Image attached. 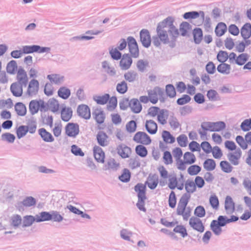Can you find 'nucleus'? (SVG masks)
I'll return each mask as SVG.
<instances>
[{"label": "nucleus", "instance_id": "obj_40", "mask_svg": "<svg viewBox=\"0 0 251 251\" xmlns=\"http://www.w3.org/2000/svg\"><path fill=\"white\" fill-rule=\"evenodd\" d=\"M125 79L129 82L135 81L138 77V74L134 71H129L124 74Z\"/></svg>", "mask_w": 251, "mask_h": 251}, {"label": "nucleus", "instance_id": "obj_39", "mask_svg": "<svg viewBox=\"0 0 251 251\" xmlns=\"http://www.w3.org/2000/svg\"><path fill=\"white\" fill-rule=\"evenodd\" d=\"M102 67L105 69V71L109 75L114 76L116 74V71L114 67L109 66V63L107 61H104L102 62Z\"/></svg>", "mask_w": 251, "mask_h": 251}, {"label": "nucleus", "instance_id": "obj_61", "mask_svg": "<svg viewBox=\"0 0 251 251\" xmlns=\"http://www.w3.org/2000/svg\"><path fill=\"white\" fill-rule=\"evenodd\" d=\"M228 58V53L226 51L220 50L217 54V59L221 63H225Z\"/></svg>", "mask_w": 251, "mask_h": 251}, {"label": "nucleus", "instance_id": "obj_16", "mask_svg": "<svg viewBox=\"0 0 251 251\" xmlns=\"http://www.w3.org/2000/svg\"><path fill=\"white\" fill-rule=\"evenodd\" d=\"M134 190L137 193L138 198L140 199V201L143 198H147L146 196V186L141 183H137L134 186Z\"/></svg>", "mask_w": 251, "mask_h": 251}, {"label": "nucleus", "instance_id": "obj_7", "mask_svg": "<svg viewBox=\"0 0 251 251\" xmlns=\"http://www.w3.org/2000/svg\"><path fill=\"white\" fill-rule=\"evenodd\" d=\"M78 116L85 120H89L91 118V111L89 107L84 104L79 105L77 108Z\"/></svg>", "mask_w": 251, "mask_h": 251}, {"label": "nucleus", "instance_id": "obj_63", "mask_svg": "<svg viewBox=\"0 0 251 251\" xmlns=\"http://www.w3.org/2000/svg\"><path fill=\"white\" fill-rule=\"evenodd\" d=\"M191 100V98L189 95L184 94L176 100V103L179 105H183L189 103Z\"/></svg>", "mask_w": 251, "mask_h": 251}, {"label": "nucleus", "instance_id": "obj_53", "mask_svg": "<svg viewBox=\"0 0 251 251\" xmlns=\"http://www.w3.org/2000/svg\"><path fill=\"white\" fill-rule=\"evenodd\" d=\"M206 96L208 99L211 101H216L220 100L217 92L213 89L208 90L207 92Z\"/></svg>", "mask_w": 251, "mask_h": 251}, {"label": "nucleus", "instance_id": "obj_17", "mask_svg": "<svg viewBox=\"0 0 251 251\" xmlns=\"http://www.w3.org/2000/svg\"><path fill=\"white\" fill-rule=\"evenodd\" d=\"M148 179L149 181H146L145 185H147L149 188L151 190L155 189L158 184V176L155 174L151 176L150 175Z\"/></svg>", "mask_w": 251, "mask_h": 251}, {"label": "nucleus", "instance_id": "obj_13", "mask_svg": "<svg viewBox=\"0 0 251 251\" xmlns=\"http://www.w3.org/2000/svg\"><path fill=\"white\" fill-rule=\"evenodd\" d=\"M117 151L118 154L123 158H128L131 152V148L123 144H121L117 147Z\"/></svg>", "mask_w": 251, "mask_h": 251}, {"label": "nucleus", "instance_id": "obj_6", "mask_svg": "<svg viewBox=\"0 0 251 251\" xmlns=\"http://www.w3.org/2000/svg\"><path fill=\"white\" fill-rule=\"evenodd\" d=\"M140 40L142 46L148 48L151 45V37L149 31L146 29H142L140 31Z\"/></svg>", "mask_w": 251, "mask_h": 251}, {"label": "nucleus", "instance_id": "obj_60", "mask_svg": "<svg viewBox=\"0 0 251 251\" xmlns=\"http://www.w3.org/2000/svg\"><path fill=\"white\" fill-rule=\"evenodd\" d=\"M1 137L2 141H7L9 143H13L16 139L14 134L9 132L3 133Z\"/></svg>", "mask_w": 251, "mask_h": 251}, {"label": "nucleus", "instance_id": "obj_22", "mask_svg": "<svg viewBox=\"0 0 251 251\" xmlns=\"http://www.w3.org/2000/svg\"><path fill=\"white\" fill-rule=\"evenodd\" d=\"M73 116V110L71 107H64L61 109V118L64 122H68Z\"/></svg>", "mask_w": 251, "mask_h": 251}, {"label": "nucleus", "instance_id": "obj_20", "mask_svg": "<svg viewBox=\"0 0 251 251\" xmlns=\"http://www.w3.org/2000/svg\"><path fill=\"white\" fill-rule=\"evenodd\" d=\"M38 133L42 140L46 142H52L54 139L52 134L47 131L44 128H41L38 130Z\"/></svg>", "mask_w": 251, "mask_h": 251}, {"label": "nucleus", "instance_id": "obj_49", "mask_svg": "<svg viewBox=\"0 0 251 251\" xmlns=\"http://www.w3.org/2000/svg\"><path fill=\"white\" fill-rule=\"evenodd\" d=\"M17 64L15 60H12L9 62L6 66L7 72L9 74H14L17 70Z\"/></svg>", "mask_w": 251, "mask_h": 251}, {"label": "nucleus", "instance_id": "obj_50", "mask_svg": "<svg viewBox=\"0 0 251 251\" xmlns=\"http://www.w3.org/2000/svg\"><path fill=\"white\" fill-rule=\"evenodd\" d=\"M36 222V216L34 217L31 215H27L24 217L23 226L27 227L31 226L34 222Z\"/></svg>", "mask_w": 251, "mask_h": 251}, {"label": "nucleus", "instance_id": "obj_24", "mask_svg": "<svg viewBox=\"0 0 251 251\" xmlns=\"http://www.w3.org/2000/svg\"><path fill=\"white\" fill-rule=\"evenodd\" d=\"M241 34L244 40L249 38L251 36V24L247 23L243 25L241 29Z\"/></svg>", "mask_w": 251, "mask_h": 251}, {"label": "nucleus", "instance_id": "obj_62", "mask_svg": "<svg viewBox=\"0 0 251 251\" xmlns=\"http://www.w3.org/2000/svg\"><path fill=\"white\" fill-rule=\"evenodd\" d=\"M126 127L128 132H134L137 128V123L134 120H131L126 124Z\"/></svg>", "mask_w": 251, "mask_h": 251}, {"label": "nucleus", "instance_id": "obj_43", "mask_svg": "<svg viewBox=\"0 0 251 251\" xmlns=\"http://www.w3.org/2000/svg\"><path fill=\"white\" fill-rule=\"evenodd\" d=\"M211 229L216 235L220 234L222 232V226H220L219 223L216 220H213L210 224Z\"/></svg>", "mask_w": 251, "mask_h": 251}, {"label": "nucleus", "instance_id": "obj_23", "mask_svg": "<svg viewBox=\"0 0 251 251\" xmlns=\"http://www.w3.org/2000/svg\"><path fill=\"white\" fill-rule=\"evenodd\" d=\"M194 42L196 44H200L203 39V32L199 27H196L193 30Z\"/></svg>", "mask_w": 251, "mask_h": 251}, {"label": "nucleus", "instance_id": "obj_59", "mask_svg": "<svg viewBox=\"0 0 251 251\" xmlns=\"http://www.w3.org/2000/svg\"><path fill=\"white\" fill-rule=\"evenodd\" d=\"M51 214V220L53 222L59 223L61 222L63 219V217L61 215L59 212L57 211L52 210L50 211Z\"/></svg>", "mask_w": 251, "mask_h": 251}, {"label": "nucleus", "instance_id": "obj_42", "mask_svg": "<svg viewBox=\"0 0 251 251\" xmlns=\"http://www.w3.org/2000/svg\"><path fill=\"white\" fill-rule=\"evenodd\" d=\"M28 131V126L22 125L16 129V134L18 139L25 136Z\"/></svg>", "mask_w": 251, "mask_h": 251}, {"label": "nucleus", "instance_id": "obj_14", "mask_svg": "<svg viewBox=\"0 0 251 251\" xmlns=\"http://www.w3.org/2000/svg\"><path fill=\"white\" fill-rule=\"evenodd\" d=\"M93 152L95 159L98 162L104 163L105 158V153L102 149L98 146H95L93 148Z\"/></svg>", "mask_w": 251, "mask_h": 251}, {"label": "nucleus", "instance_id": "obj_15", "mask_svg": "<svg viewBox=\"0 0 251 251\" xmlns=\"http://www.w3.org/2000/svg\"><path fill=\"white\" fill-rule=\"evenodd\" d=\"M92 115L97 124L101 125L103 123L105 116L104 112L101 109H96L92 112Z\"/></svg>", "mask_w": 251, "mask_h": 251}, {"label": "nucleus", "instance_id": "obj_10", "mask_svg": "<svg viewBox=\"0 0 251 251\" xmlns=\"http://www.w3.org/2000/svg\"><path fill=\"white\" fill-rule=\"evenodd\" d=\"M189 225L194 229L201 233L204 230V226L201 220L197 217H191L189 220Z\"/></svg>", "mask_w": 251, "mask_h": 251}, {"label": "nucleus", "instance_id": "obj_51", "mask_svg": "<svg viewBox=\"0 0 251 251\" xmlns=\"http://www.w3.org/2000/svg\"><path fill=\"white\" fill-rule=\"evenodd\" d=\"M165 92L168 97L173 98L176 96V91L174 86L172 84H169L166 85Z\"/></svg>", "mask_w": 251, "mask_h": 251}, {"label": "nucleus", "instance_id": "obj_37", "mask_svg": "<svg viewBox=\"0 0 251 251\" xmlns=\"http://www.w3.org/2000/svg\"><path fill=\"white\" fill-rule=\"evenodd\" d=\"M131 177V173L128 169L125 168L123 170L122 174L119 176V179L123 182H128Z\"/></svg>", "mask_w": 251, "mask_h": 251}, {"label": "nucleus", "instance_id": "obj_26", "mask_svg": "<svg viewBox=\"0 0 251 251\" xmlns=\"http://www.w3.org/2000/svg\"><path fill=\"white\" fill-rule=\"evenodd\" d=\"M169 110L167 109H161L157 115V121L162 125L167 123V119L169 116Z\"/></svg>", "mask_w": 251, "mask_h": 251}, {"label": "nucleus", "instance_id": "obj_64", "mask_svg": "<svg viewBox=\"0 0 251 251\" xmlns=\"http://www.w3.org/2000/svg\"><path fill=\"white\" fill-rule=\"evenodd\" d=\"M240 127L243 131H248L251 129V119H246L243 121Z\"/></svg>", "mask_w": 251, "mask_h": 251}, {"label": "nucleus", "instance_id": "obj_2", "mask_svg": "<svg viewBox=\"0 0 251 251\" xmlns=\"http://www.w3.org/2000/svg\"><path fill=\"white\" fill-rule=\"evenodd\" d=\"M156 32L160 41L164 44H167L170 42L167 31L166 29V25H164L163 21L157 24Z\"/></svg>", "mask_w": 251, "mask_h": 251}, {"label": "nucleus", "instance_id": "obj_28", "mask_svg": "<svg viewBox=\"0 0 251 251\" xmlns=\"http://www.w3.org/2000/svg\"><path fill=\"white\" fill-rule=\"evenodd\" d=\"M36 216L37 223L49 221L51 220L50 211L49 212L42 211L39 213L38 214L36 215Z\"/></svg>", "mask_w": 251, "mask_h": 251}, {"label": "nucleus", "instance_id": "obj_31", "mask_svg": "<svg viewBox=\"0 0 251 251\" xmlns=\"http://www.w3.org/2000/svg\"><path fill=\"white\" fill-rule=\"evenodd\" d=\"M58 96L63 100L68 99L70 96L71 93V90L65 87H61L57 91Z\"/></svg>", "mask_w": 251, "mask_h": 251}, {"label": "nucleus", "instance_id": "obj_57", "mask_svg": "<svg viewBox=\"0 0 251 251\" xmlns=\"http://www.w3.org/2000/svg\"><path fill=\"white\" fill-rule=\"evenodd\" d=\"M22 51L24 54L36 52V45L24 46L22 47Z\"/></svg>", "mask_w": 251, "mask_h": 251}, {"label": "nucleus", "instance_id": "obj_52", "mask_svg": "<svg viewBox=\"0 0 251 251\" xmlns=\"http://www.w3.org/2000/svg\"><path fill=\"white\" fill-rule=\"evenodd\" d=\"M184 159L186 164H192L195 162L196 157L195 155L190 152H186L184 154Z\"/></svg>", "mask_w": 251, "mask_h": 251}, {"label": "nucleus", "instance_id": "obj_32", "mask_svg": "<svg viewBox=\"0 0 251 251\" xmlns=\"http://www.w3.org/2000/svg\"><path fill=\"white\" fill-rule=\"evenodd\" d=\"M29 110L32 115L38 113L39 110V100H32L29 103Z\"/></svg>", "mask_w": 251, "mask_h": 251}, {"label": "nucleus", "instance_id": "obj_35", "mask_svg": "<svg viewBox=\"0 0 251 251\" xmlns=\"http://www.w3.org/2000/svg\"><path fill=\"white\" fill-rule=\"evenodd\" d=\"M162 137L166 143L173 144L175 142V138L167 130H163L162 133Z\"/></svg>", "mask_w": 251, "mask_h": 251}, {"label": "nucleus", "instance_id": "obj_3", "mask_svg": "<svg viewBox=\"0 0 251 251\" xmlns=\"http://www.w3.org/2000/svg\"><path fill=\"white\" fill-rule=\"evenodd\" d=\"M127 45L131 55L134 58H137L139 55L138 44L135 38L132 36L127 38Z\"/></svg>", "mask_w": 251, "mask_h": 251}, {"label": "nucleus", "instance_id": "obj_30", "mask_svg": "<svg viewBox=\"0 0 251 251\" xmlns=\"http://www.w3.org/2000/svg\"><path fill=\"white\" fill-rule=\"evenodd\" d=\"M15 110L20 116H24L26 113V107L25 104L21 102H18L15 105Z\"/></svg>", "mask_w": 251, "mask_h": 251}, {"label": "nucleus", "instance_id": "obj_33", "mask_svg": "<svg viewBox=\"0 0 251 251\" xmlns=\"http://www.w3.org/2000/svg\"><path fill=\"white\" fill-rule=\"evenodd\" d=\"M93 99L99 104L104 105L106 104L110 99V95L108 94H105L102 96H95Z\"/></svg>", "mask_w": 251, "mask_h": 251}, {"label": "nucleus", "instance_id": "obj_19", "mask_svg": "<svg viewBox=\"0 0 251 251\" xmlns=\"http://www.w3.org/2000/svg\"><path fill=\"white\" fill-rule=\"evenodd\" d=\"M145 126L148 132L151 134H155L157 131V125L153 120H147Z\"/></svg>", "mask_w": 251, "mask_h": 251}, {"label": "nucleus", "instance_id": "obj_56", "mask_svg": "<svg viewBox=\"0 0 251 251\" xmlns=\"http://www.w3.org/2000/svg\"><path fill=\"white\" fill-rule=\"evenodd\" d=\"M109 54L112 59L118 60L122 58V53L117 48H111L109 50Z\"/></svg>", "mask_w": 251, "mask_h": 251}, {"label": "nucleus", "instance_id": "obj_48", "mask_svg": "<svg viewBox=\"0 0 251 251\" xmlns=\"http://www.w3.org/2000/svg\"><path fill=\"white\" fill-rule=\"evenodd\" d=\"M249 55L247 53H243L239 54L235 60V63L239 66L243 65L248 60Z\"/></svg>", "mask_w": 251, "mask_h": 251}, {"label": "nucleus", "instance_id": "obj_9", "mask_svg": "<svg viewBox=\"0 0 251 251\" xmlns=\"http://www.w3.org/2000/svg\"><path fill=\"white\" fill-rule=\"evenodd\" d=\"M214 122H203L201 124V126L203 131L201 129L198 130V132L201 135V138L203 139L207 135L206 131H214Z\"/></svg>", "mask_w": 251, "mask_h": 251}, {"label": "nucleus", "instance_id": "obj_11", "mask_svg": "<svg viewBox=\"0 0 251 251\" xmlns=\"http://www.w3.org/2000/svg\"><path fill=\"white\" fill-rule=\"evenodd\" d=\"M120 66L123 70H128L132 63L131 56L127 53H125L120 59Z\"/></svg>", "mask_w": 251, "mask_h": 251}, {"label": "nucleus", "instance_id": "obj_58", "mask_svg": "<svg viewBox=\"0 0 251 251\" xmlns=\"http://www.w3.org/2000/svg\"><path fill=\"white\" fill-rule=\"evenodd\" d=\"M201 168L197 165H193L190 166L188 170V173L191 176H195L198 174L201 171Z\"/></svg>", "mask_w": 251, "mask_h": 251}, {"label": "nucleus", "instance_id": "obj_29", "mask_svg": "<svg viewBox=\"0 0 251 251\" xmlns=\"http://www.w3.org/2000/svg\"><path fill=\"white\" fill-rule=\"evenodd\" d=\"M226 30L227 26L226 24L223 22H220L215 27V32L217 36L221 37L226 33Z\"/></svg>", "mask_w": 251, "mask_h": 251}, {"label": "nucleus", "instance_id": "obj_34", "mask_svg": "<svg viewBox=\"0 0 251 251\" xmlns=\"http://www.w3.org/2000/svg\"><path fill=\"white\" fill-rule=\"evenodd\" d=\"M217 69L220 73L228 75L230 73L231 66L228 64L221 63L218 65Z\"/></svg>", "mask_w": 251, "mask_h": 251}, {"label": "nucleus", "instance_id": "obj_41", "mask_svg": "<svg viewBox=\"0 0 251 251\" xmlns=\"http://www.w3.org/2000/svg\"><path fill=\"white\" fill-rule=\"evenodd\" d=\"M36 200L32 196L26 197L20 204H22L25 207H31L36 204Z\"/></svg>", "mask_w": 251, "mask_h": 251}, {"label": "nucleus", "instance_id": "obj_47", "mask_svg": "<svg viewBox=\"0 0 251 251\" xmlns=\"http://www.w3.org/2000/svg\"><path fill=\"white\" fill-rule=\"evenodd\" d=\"M185 190L186 191V193L190 194V193H193L196 191V186L195 183L193 180H188L185 183Z\"/></svg>", "mask_w": 251, "mask_h": 251}, {"label": "nucleus", "instance_id": "obj_8", "mask_svg": "<svg viewBox=\"0 0 251 251\" xmlns=\"http://www.w3.org/2000/svg\"><path fill=\"white\" fill-rule=\"evenodd\" d=\"M39 89V83L35 79H31L29 82L26 94L29 96H32L37 94Z\"/></svg>", "mask_w": 251, "mask_h": 251}, {"label": "nucleus", "instance_id": "obj_45", "mask_svg": "<svg viewBox=\"0 0 251 251\" xmlns=\"http://www.w3.org/2000/svg\"><path fill=\"white\" fill-rule=\"evenodd\" d=\"M136 153L141 157H145L148 154L147 148L142 145H138L135 147Z\"/></svg>", "mask_w": 251, "mask_h": 251}, {"label": "nucleus", "instance_id": "obj_46", "mask_svg": "<svg viewBox=\"0 0 251 251\" xmlns=\"http://www.w3.org/2000/svg\"><path fill=\"white\" fill-rule=\"evenodd\" d=\"M172 114L169 118V123L171 127L174 130H176L180 126V124L176 117L175 116L174 113H172Z\"/></svg>", "mask_w": 251, "mask_h": 251}, {"label": "nucleus", "instance_id": "obj_55", "mask_svg": "<svg viewBox=\"0 0 251 251\" xmlns=\"http://www.w3.org/2000/svg\"><path fill=\"white\" fill-rule=\"evenodd\" d=\"M222 170L226 173H230L233 169L232 166L227 161H222L220 163Z\"/></svg>", "mask_w": 251, "mask_h": 251}, {"label": "nucleus", "instance_id": "obj_5", "mask_svg": "<svg viewBox=\"0 0 251 251\" xmlns=\"http://www.w3.org/2000/svg\"><path fill=\"white\" fill-rule=\"evenodd\" d=\"M133 140L138 143L149 145L151 142V137L145 132L138 131L134 136Z\"/></svg>", "mask_w": 251, "mask_h": 251}, {"label": "nucleus", "instance_id": "obj_44", "mask_svg": "<svg viewBox=\"0 0 251 251\" xmlns=\"http://www.w3.org/2000/svg\"><path fill=\"white\" fill-rule=\"evenodd\" d=\"M116 89L119 94H125L128 90L127 83L125 80H123L117 84Z\"/></svg>", "mask_w": 251, "mask_h": 251}, {"label": "nucleus", "instance_id": "obj_27", "mask_svg": "<svg viewBox=\"0 0 251 251\" xmlns=\"http://www.w3.org/2000/svg\"><path fill=\"white\" fill-rule=\"evenodd\" d=\"M130 107L134 113H139L142 109L141 104L137 99H132L130 100Z\"/></svg>", "mask_w": 251, "mask_h": 251}, {"label": "nucleus", "instance_id": "obj_21", "mask_svg": "<svg viewBox=\"0 0 251 251\" xmlns=\"http://www.w3.org/2000/svg\"><path fill=\"white\" fill-rule=\"evenodd\" d=\"M10 91L13 95L16 97L22 96L23 93V87L15 82L11 85Z\"/></svg>", "mask_w": 251, "mask_h": 251}, {"label": "nucleus", "instance_id": "obj_12", "mask_svg": "<svg viewBox=\"0 0 251 251\" xmlns=\"http://www.w3.org/2000/svg\"><path fill=\"white\" fill-rule=\"evenodd\" d=\"M242 155V151L240 148H237L234 153H228L227 155L229 161L234 165H238L239 163V160Z\"/></svg>", "mask_w": 251, "mask_h": 251}, {"label": "nucleus", "instance_id": "obj_25", "mask_svg": "<svg viewBox=\"0 0 251 251\" xmlns=\"http://www.w3.org/2000/svg\"><path fill=\"white\" fill-rule=\"evenodd\" d=\"M225 208L228 214L233 212L235 210V203L229 196H227L226 198Z\"/></svg>", "mask_w": 251, "mask_h": 251}, {"label": "nucleus", "instance_id": "obj_36", "mask_svg": "<svg viewBox=\"0 0 251 251\" xmlns=\"http://www.w3.org/2000/svg\"><path fill=\"white\" fill-rule=\"evenodd\" d=\"M216 166L215 161L213 159H206L203 163L204 168L208 171L214 170Z\"/></svg>", "mask_w": 251, "mask_h": 251}, {"label": "nucleus", "instance_id": "obj_18", "mask_svg": "<svg viewBox=\"0 0 251 251\" xmlns=\"http://www.w3.org/2000/svg\"><path fill=\"white\" fill-rule=\"evenodd\" d=\"M97 140L98 144L102 147H105L108 145V142L107 139L108 135L103 131H99L97 135Z\"/></svg>", "mask_w": 251, "mask_h": 251}, {"label": "nucleus", "instance_id": "obj_38", "mask_svg": "<svg viewBox=\"0 0 251 251\" xmlns=\"http://www.w3.org/2000/svg\"><path fill=\"white\" fill-rule=\"evenodd\" d=\"M192 27L191 25L187 22H182L179 25V30L182 36L187 35L188 31Z\"/></svg>", "mask_w": 251, "mask_h": 251}, {"label": "nucleus", "instance_id": "obj_1", "mask_svg": "<svg viewBox=\"0 0 251 251\" xmlns=\"http://www.w3.org/2000/svg\"><path fill=\"white\" fill-rule=\"evenodd\" d=\"M175 21V19L173 16H168L166 19L163 20L164 25H166V28L168 27V29L167 33L168 32L171 39H177L179 34L177 28L174 25Z\"/></svg>", "mask_w": 251, "mask_h": 251}, {"label": "nucleus", "instance_id": "obj_4", "mask_svg": "<svg viewBox=\"0 0 251 251\" xmlns=\"http://www.w3.org/2000/svg\"><path fill=\"white\" fill-rule=\"evenodd\" d=\"M65 134L70 137H75L79 132V126L77 123H69L65 127Z\"/></svg>", "mask_w": 251, "mask_h": 251}, {"label": "nucleus", "instance_id": "obj_54", "mask_svg": "<svg viewBox=\"0 0 251 251\" xmlns=\"http://www.w3.org/2000/svg\"><path fill=\"white\" fill-rule=\"evenodd\" d=\"M49 107L52 112H56L59 110V104L58 101L54 98L50 99L48 101Z\"/></svg>", "mask_w": 251, "mask_h": 251}]
</instances>
